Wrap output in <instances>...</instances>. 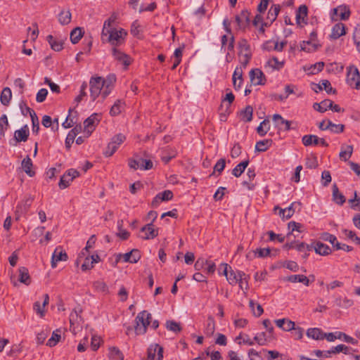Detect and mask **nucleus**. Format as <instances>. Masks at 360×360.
Wrapping results in <instances>:
<instances>
[{
    "instance_id": "ddd939ff",
    "label": "nucleus",
    "mask_w": 360,
    "mask_h": 360,
    "mask_svg": "<svg viewBox=\"0 0 360 360\" xmlns=\"http://www.w3.org/2000/svg\"><path fill=\"white\" fill-rule=\"evenodd\" d=\"M250 79L254 85H263L265 84V77L259 69H252L250 72Z\"/></svg>"
},
{
    "instance_id": "7ed1b4c3",
    "label": "nucleus",
    "mask_w": 360,
    "mask_h": 360,
    "mask_svg": "<svg viewBox=\"0 0 360 360\" xmlns=\"http://www.w3.org/2000/svg\"><path fill=\"white\" fill-rule=\"evenodd\" d=\"M104 78L102 77H91L89 81L90 96L92 101H95L99 95L103 97L104 89Z\"/></svg>"
},
{
    "instance_id": "423d86ee",
    "label": "nucleus",
    "mask_w": 360,
    "mask_h": 360,
    "mask_svg": "<svg viewBox=\"0 0 360 360\" xmlns=\"http://www.w3.org/2000/svg\"><path fill=\"white\" fill-rule=\"evenodd\" d=\"M350 16V11L346 6H339L332 10L331 20L338 21V20H346Z\"/></svg>"
},
{
    "instance_id": "f704fd0d",
    "label": "nucleus",
    "mask_w": 360,
    "mask_h": 360,
    "mask_svg": "<svg viewBox=\"0 0 360 360\" xmlns=\"http://www.w3.org/2000/svg\"><path fill=\"white\" fill-rule=\"evenodd\" d=\"M319 46H320L319 44H318L315 42H312L311 41H309V40L303 41L300 44L301 50L304 51H307V52L314 51L318 49V47Z\"/></svg>"
},
{
    "instance_id": "b1692460",
    "label": "nucleus",
    "mask_w": 360,
    "mask_h": 360,
    "mask_svg": "<svg viewBox=\"0 0 360 360\" xmlns=\"http://www.w3.org/2000/svg\"><path fill=\"white\" fill-rule=\"evenodd\" d=\"M333 200L338 205H342L346 200L345 197L339 191V188L335 184L333 185Z\"/></svg>"
},
{
    "instance_id": "20e7f679",
    "label": "nucleus",
    "mask_w": 360,
    "mask_h": 360,
    "mask_svg": "<svg viewBox=\"0 0 360 360\" xmlns=\"http://www.w3.org/2000/svg\"><path fill=\"white\" fill-rule=\"evenodd\" d=\"M346 82L347 84L356 89L360 88V74L355 65H351L347 68Z\"/></svg>"
},
{
    "instance_id": "864d4df0",
    "label": "nucleus",
    "mask_w": 360,
    "mask_h": 360,
    "mask_svg": "<svg viewBox=\"0 0 360 360\" xmlns=\"http://www.w3.org/2000/svg\"><path fill=\"white\" fill-rule=\"evenodd\" d=\"M302 225L300 223L295 222L294 221L288 223V229L291 230V232L288 233L287 238H289L293 231L302 232Z\"/></svg>"
},
{
    "instance_id": "603ef678",
    "label": "nucleus",
    "mask_w": 360,
    "mask_h": 360,
    "mask_svg": "<svg viewBox=\"0 0 360 360\" xmlns=\"http://www.w3.org/2000/svg\"><path fill=\"white\" fill-rule=\"evenodd\" d=\"M273 120L276 122V121H279V123L281 124H284L285 126V128L284 129L285 131H289L290 129H291V122L290 121H288V120H284L281 115L279 114H275L273 115Z\"/></svg>"
},
{
    "instance_id": "f257e3e1",
    "label": "nucleus",
    "mask_w": 360,
    "mask_h": 360,
    "mask_svg": "<svg viewBox=\"0 0 360 360\" xmlns=\"http://www.w3.org/2000/svg\"><path fill=\"white\" fill-rule=\"evenodd\" d=\"M102 39L110 43L113 47H117L122 44L127 32L120 28V30L113 29L109 31V33H101Z\"/></svg>"
},
{
    "instance_id": "393cba45",
    "label": "nucleus",
    "mask_w": 360,
    "mask_h": 360,
    "mask_svg": "<svg viewBox=\"0 0 360 360\" xmlns=\"http://www.w3.org/2000/svg\"><path fill=\"white\" fill-rule=\"evenodd\" d=\"M324 333L319 328H311L307 330L306 335L308 338L316 340H323Z\"/></svg>"
},
{
    "instance_id": "a19ab883",
    "label": "nucleus",
    "mask_w": 360,
    "mask_h": 360,
    "mask_svg": "<svg viewBox=\"0 0 360 360\" xmlns=\"http://www.w3.org/2000/svg\"><path fill=\"white\" fill-rule=\"evenodd\" d=\"M27 111L31 117L33 133L37 134L39 130V123L38 117L34 110L31 109L30 108H27Z\"/></svg>"
},
{
    "instance_id": "a18cd8bd",
    "label": "nucleus",
    "mask_w": 360,
    "mask_h": 360,
    "mask_svg": "<svg viewBox=\"0 0 360 360\" xmlns=\"http://www.w3.org/2000/svg\"><path fill=\"white\" fill-rule=\"evenodd\" d=\"M270 129V123L269 120H264L259 127L257 128V132L259 136H264L266 134L268 131Z\"/></svg>"
},
{
    "instance_id": "aec40b11",
    "label": "nucleus",
    "mask_w": 360,
    "mask_h": 360,
    "mask_svg": "<svg viewBox=\"0 0 360 360\" xmlns=\"http://www.w3.org/2000/svg\"><path fill=\"white\" fill-rule=\"evenodd\" d=\"M308 8L306 5H301L296 12V22L297 25L301 23L307 24V17Z\"/></svg>"
},
{
    "instance_id": "0eeeda50",
    "label": "nucleus",
    "mask_w": 360,
    "mask_h": 360,
    "mask_svg": "<svg viewBox=\"0 0 360 360\" xmlns=\"http://www.w3.org/2000/svg\"><path fill=\"white\" fill-rule=\"evenodd\" d=\"M121 258L125 262L136 263L141 259V253L137 249H133L125 254H119L116 256L115 265L120 262Z\"/></svg>"
},
{
    "instance_id": "1a4fd4ad",
    "label": "nucleus",
    "mask_w": 360,
    "mask_h": 360,
    "mask_svg": "<svg viewBox=\"0 0 360 360\" xmlns=\"http://www.w3.org/2000/svg\"><path fill=\"white\" fill-rule=\"evenodd\" d=\"M100 120L97 113L92 114L90 117L86 119L84 122V132L86 136H89L95 129Z\"/></svg>"
},
{
    "instance_id": "69168bd1",
    "label": "nucleus",
    "mask_w": 360,
    "mask_h": 360,
    "mask_svg": "<svg viewBox=\"0 0 360 360\" xmlns=\"http://www.w3.org/2000/svg\"><path fill=\"white\" fill-rule=\"evenodd\" d=\"M225 166H226V160H225V159H224V158L219 159L217 161V162L215 164V165L214 166V172H213L212 174L215 172H217L219 174L223 172V170L224 169Z\"/></svg>"
},
{
    "instance_id": "c756f323",
    "label": "nucleus",
    "mask_w": 360,
    "mask_h": 360,
    "mask_svg": "<svg viewBox=\"0 0 360 360\" xmlns=\"http://www.w3.org/2000/svg\"><path fill=\"white\" fill-rule=\"evenodd\" d=\"M253 108L250 105H247L245 109L239 112L240 120L249 122L252 120Z\"/></svg>"
},
{
    "instance_id": "6ab92c4d",
    "label": "nucleus",
    "mask_w": 360,
    "mask_h": 360,
    "mask_svg": "<svg viewBox=\"0 0 360 360\" xmlns=\"http://www.w3.org/2000/svg\"><path fill=\"white\" fill-rule=\"evenodd\" d=\"M346 27L342 22H338L335 24L332 29L331 34L330 35V38L333 39H337L341 36H343L346 34Z\"/></svg>"
},
{
    "instance_id": "2f4dec72",
    "label": "nucleus",
    "mask_w": 360,
    "mask_h": 360,
    "mask_svg": "<svg viewBox=\"0 0 360 360\" xmlns=\"http://www.w3.org/2000/svg\"><path fill=\"white\" fill-rule=\"evenodd\" d=\"M32 165V162L29 156H27L22 161V167L24 172L30 176H33L35 174V172L31 169Z\"/></svg>"
},
{
    "instance_id": "8fccbe9b",
    "label": "nucleus",
    "mask_w": 360,
    "mask_h": 360,
    "mask_svg": "<svg viewBox=\"0 0 360 360\" xmlns=\"http://www.w3.org/2000/svg\"><path fill=\"white\" fill-rule=\"evenodd\" d=\"M124 103L121 100H117L115 104L111 107L110 114L112 116H116L119 115L123 109Z\"/></svg>"
},
{
    "instance_id": "774afa93",
    "label": "nucleus",
    "mask_w": 360,
    "mask_h": 360,
    "mask_svg": "<svg viewBox=\"0 0 360 360\" xmlns=\"http://www.w3.org/2000/svg\"><path fill=\"white\" fill-rule=\"evenodd\" d=\"M255 255L258 257H264L271 255L270 248H258L254 251Z\"/></svg>"
},
{
    "instance_id": "052dcab7",
    "label": "nucleus",
    "mask_w": 360,
    "mask_h": 360,
    "mask_svg": "<svg viewBox=\"0 0 360 360\" xmlns=\"http://www.w3.org/2000/svg\"><path fill=\"white\" fill-rule=\"evenodd\" d=\"M239 54L250 52V45L245 39H241L238 41Z\"/></svg>"
},
{
    "instance_id": "cd10ccee",
    "label": "nucleus",
    "mask_w": 360,
    "mask_h": 360,
    "mask_svg": "<svg viewBox=\"0 0 360 360\" xmlns=\"http://www.w3.org/2000/svg\"><path fill=\"white\" fill-rule=\"evenodd\" d=\"M235 99V96L233 94L232 92H229V93H227L225 96V97L224 98H222V101H221V104L220 105V110H223V108H224V103L227 101L228 102V104L226 105V109L224 110V117H226V114H229L230 113V110H229V108H230V105L233 102Z\"/></svg>"
},
{
    "instance_id": "49530a36",
    "label": "nucleus",
    "mask_w": 360,
    "mask_h": 360,
    "mask_svg": "<svg viewBox=\"0 0 360 360\" xmlns=\"http://www.w3.org/2000/svg\"><path fill=\"white\" fill-rule=\"evenodd\" d=\"M165 326L167 330L172 331L175 333H178L181 331L182 328L179 323H177L173 320L167 321Z\"/></svg>"
},
{
    "instance_id": "4c0bfd02",
    "label": "nucleus",
    "mask_w": 360,
    "mask_h": 360,
    "mask_svg": "<svg viewBox=\"0 0 360 360\" xmlns=\"http://www.w3.org/2000/svg\"><path fill=\"white\" fill-rule=\"evenodd\" d=\"M271 139H264L257 141L255 145V150L258 152H265L272 145Z\"/></svg>"
},
{
    "instance_id": "58836bf2",
    "label": "nucleus",
    "mask_w": 360,
    "mask_h": 360,
    "mask_svg": "<svg viewBox=\"0 0 360 360\" xmlns=\"http://www.w3.org/2000/svg\"><path fill=\"white\" fill-rule=\"evenodd\" d=\"M249 164V160H246L238 164L232 170V174L236 177H239L244 172Z\"/></svg>"
},
{
    "instance_id": "39448f33",
    "label": "nucleus",
    "mask_w": 360,
    "mask_h": 360,
    "mask_svg": "<svg viewBox=\"0 0 360 360\" xmlns=\"http://www.w3.org/2000/svg\"><path fill=\"white\" fill-rule=\"evenodd\" d=\"M125 139L126 137L122 134H118L113 136L103 153L105 157L112 156L117 150L119 146H120L125 141Z\"/></svg>"
},
{
    "instance_id": "dca6fc26",
    "label": "nucleus",
    "mask_w": 360,
    "mask_h": 360,
    "mask_svg": "<svg viewBox=\"0 0 360 360\" xmlns=\"http://www.w3.org/2000/svg\"><path fill=\"white\" fill-rule=\"evenodd\" d=\"M141 231L145 233V236L142 237L144 240L153 239L158 235V230L153 228L152 222L143 226Z\"/></svg>"
},
{
    "instance_id": "e433bc0d",
    "label": "nucleus",
    "mask_w": 360,
    "mask_h": 360,
    "mask_svg": "<svg viewBox=\"0 0 360 360\" xmlns=\"http://www.w3.org/2000/svg\"><path fill=\"white\" fill-rule=\"evenodd\" d=\"M352 153L353 146L352 145L347 146L346 148H345V146H342L339 154L340 158L343 161H347L352 156Z\"/></svg>"
},
{
    "instance_id": "9d476101",
    "label": "nucleus",
    "mask_w": 360,
    "mask_h": 360,
    "mask_svg": "<svg viewBox=\"0 0 360 360\" xmlns=\"http://www.w3.org/2000/svg\"><path fill=\"white\" fill-rule=\"evenodd\" d=\"M112 54L114 57V59L118 61L119 63H122L123 65H124L125 68L128 67L130 65V57L124 52H122L117 47L112 48Z\"/></svg>"
},
{
    "instance_id": "7c9ffc66",
    "label": "nucleus",
    "mask_w": 360,
    "mask_h": 360,
    "mask_svg": "<svg viewBox=\"0 0 360 360\" xmlns=\"http://www.w3.org/2000/svg\"><path fill=\"white\" fill-rule=\"evenodd\" d=\"M46 39L51 46V48L55 51H60L63 48V43L62 41L57 40L53 38L52 35H48Z\"/></svg>"
},
{
    "instance_id": "a211bd4d",
    "label": "nucleus",
    "mask_w": 360,
    "mask_h": 360,
    "mask_svg": "<svg viewBox=\"0 0 360 360\" xmlns=\"http://www.w3.org/2000/svg\"><path fill=\"white\" fill-rule=\"evenodd\" d=\"M233 85L236 90H239L243 83V68L236 67L233 74Z\"/></svg>"
},
{
    "instance_id": "13d9d810",
    "label": "nucleus",
    "mask_w": 360,
    "mask_h": 360,
    "mask_svg": "<svg viewBox=\"0 0 360 360\" xmlns=\"http://www.w3.org/2000/svg\"><path fill=\"white\" fill-rule=\"evenodd\" d=\"M338 338L339 340H343L345 342L351 343L352 345H356L358 341L354 338L349 336L348 335L342 333V332H337Z\"/></svg>"
},
{
    "instance_id": "6e6d98bb",
    "label": "nucleus",
    "mask_w": 360,
    "mask_h": 360,
    "mask_svg": "<svg viewBox=\"0 0 360 360\" xmlns=\"http://www.w3.org/2000/svg\"><path fill=\"white\" fill-rule=\"evenodd\" d=\"M345 129V125L342 124H336L333 123L330 120H329V128L331 132L334 134H340L342 133Z\"/></svg>"
},
{
    "instance_id": "c9c22d12",
    "label": "nucleus",
    "mask_w": 360,
    "mask_h": 360,
    "mask_svg": "<svg viewBox=\"0 0 360 360\" xmlns=\"http://www.w3.org/2000/svg\"><path fill=\"white\" fill-rule=\"evenodd\" d=\"M302 141L305 146H316L319 143V138L316 135H304L302 139Z\"/></svg>"
},
{
    "instance_id": "4be33fe9",
    "label": "nucleus",
    "mask_w": 360,
    "mask_h": 360,
    "mask_svg": "<svg viewBox=\"0 0 360 360\" xmlns=\"http://www.w3.org/2000/svg\"><path fill=\"white\" fill-rule=\"evenodd\" d=\"M313 248L314 249L316 254L323 256L328 255L332 252L329 246L319 241L315 243V245L313 246Z\"/></svg>"
},
{
    "instance_id": "4d7b16f0",
    "label": "nucleus",
    "mask_w": 360,
    "mask_h": 360,
    "mask_svg": "<svg viewBox=\"0 0 360 360\" xmlns=\"http://www.w3.org/2000/svg\"><path fill=\"white\" fill-rule=\"evenodd\" d=\"M353 39L356 46V49L360 52V24L357 25L353 34Z\"/></svg>"
},
{
    "instance_id": "f3484780",
    "label": "nucleus",
    "mask_w": 360,
    "mask_h": 360,
    "mask_svg": "<svg viewBox=\"0 0 360 360\" xmlns=\"http://www.w3.org/2000/svg\"><path fill=\"white\" fill-rule=\"evenodd\" d=\"M236 21L240 29H245L250 22V13L247 11H242L240 15L236 16Z\"/></svg>"
},
{
    "instance_id": "0e129e2a",
    "label": "nucleus",
    "mask_w": 360,
    "mask_h": 360,
    "mask_svg": "<svg viewBox=\"0 0 360 360\" xmlns=\"http://www.w3.org/2000/svg\"><path fill=\"white\" fill-rule=\"evenodd\" d=\"M320 238L322 239L324 241H328L332 245H335V243L336 242V236L330 234L328 232H324L321 234Z\"/></svg>"
},
{
    "instance_id": "ea45409f",
    "label": "nucleus",
    "mask_w": 360,
    "mask_h": 360,
    "mask_svg": "<svg viewBox=\"0 0 360 360\" xmlns=\"http://www.w3.org/2000/svg\"><path fill=\"white\" fill-rule=\"evenodd\" d=\"M297 209L298 211L301 209V203L300 202H293L289 207L284 208V211L286 212L285 218L290 219L294 214ZM282 212H283V210H282Z\"/></svg>"
},
{
    "instance_id": "de8ad7c7",
    "label": "nucleus",
    "mask_w": 360,
    "mask_h": 360,
    "mask_svg": "<svg viewBox=\"0 0 360 360\" xmlns=\"http://www.w3.org/2000/svg\"><path fill=\"white\" fill-rule=\"evenodd\" d=\"M280 11L279 5H274L268 12L267 19L272 23L277 18Z\"/></svg>"
},
{
    "instance_id": "680f3d73",
    "label": "nucleus",
    "mask_w": 360,
    "mask_h": 360,
    "mask_svg": "<svg viewBox=\"0 0 360 360\" xmlns=\"http://www.w3.org/2000/svg\"><path fill=\"white\" fill-rule=\"evenodd\" d=\"M345 347H343V345H338L336 347H332L330 350L325 351L324 358H330L332 354H338L342 352Z\"/></svg>"
},
{
    "instance_id": "6e6552de",
    "label": "nucleus",
    "mask_w": 360,
    "mask_h": 360,
    "mask_svg": "<svg viewBox=\"0 0 360 360\" xmlns=\"http://www.w3.org/2000/svg\"><path fill=\"white\" fill-rule=\"evenodd\" d=\"M79 173L78 171L74 169L68 170L60 178L58 186L60 189L66 188L69 186L70 182L73 179L79 176Z\"/></svg>"
},
{
    "instance_id": "c03bdc74",
    "label": "nucleus",
    "mask_w": 360,
    "mask_h": 360,
    "mask_svg": "<svg viewBox=\"0 0 360 360\" xmlns=\"http://www.w3.org/2000/svg\"><path fill=\"white\" fill-rule=\"evenodd\" d=\"M215 331V323L212 316H210L207 321L205 333L207 336H212Z\"/></svg>"
},
{
    "instance_id": "09e8293b",
    "label": "nucleus",
    "mask_w": 360,
    "mask_h": 360,
    "mask_svg": "<svg viewBox=\"0 0 360 360\" xmlns=\"http://www.w3.org/2000/svg\"><path fill=\"white\" fill-rule=\"evenodd\" d=\"M12 92L10 88L5 87L1 91V104L8 105L11 100Z\"/></svg>"
},
{
    "instance_id": "37998d69",
    "label": "nucleus",
    "mask_w": 360,
    "mask_h": 360,
    "mask_svg": "<svg viewBox=\"0 0 360 360\" xmlns=\"http://www.w3.org/2000/svg\"><path fill=\"white\" fill-rule=\"evenodd\" d=\"M165 154L162 155L161 160L165 164H167L172 158L176 155V150L174 148H167L164 151Z\"/></svg>"
},
{
    "instance_id": "4468645a",
    "label": "nucleus",
    "mask_w": 360,
    "mask_h": 360,
    "mask_svg": "<svg viewBox=\"0 0 360 360\" xmlns=\"http://www.w3.org/2000/svg\"><path fill=\"white\" fill-rule=\"evenodd\" d=\"M221 266L224 267L223 274L226 276L228 282L231 285L236 284L239 281L237 272H235L227 264H221Z\"/></svg>"
},
{
    "instance_id": "79ce46f5",
    "label": "nucleus",
    "mask_w": 360,
    "mask_h": 360,
    "mask_svg": "<svg viewBox=\"0 0 360 360\" xmlns=\"http://www.w3.org/2000/svg\"><path fill=\"white\" fill-rule=\"evenodd\" d=\"M266 66L272 70H280L284 66V61H279L276 57H273L266 62Z\"/></svg>"
},
{
    "instance_id": "c85d7f7f",
    "label": "nucleus",
    "mask_w": 360,
    "mask_h": 360,
    "mask_svg": "<svg viewBox=\"0 0 360 360\" xmlns=\"http://www.w3.org/2000/svg\"><path fill=\"white\" fill-rule=\"evenodd\" d=\"M333 106V101L329 99H326L321 101L320 103H314L313 105V108L319 111L320 112H324L328 109L330 108Z\"/></svg>"
},
{
    "instance_id": "e2e57ef3",
    "label": "nucleus",
    "mask_w": 360,
    "mask_h": 360,
    "mask_svg": "<svg viewBox=\"0 0 360 360\" xmlns=\"http://www.w3.org/2000/svg\"><path fill=\"white\" fill-rule=\"evenodd\" d=\"M116 17L112 15L107 20L104 22L103 27L102 30V33H109V31L113 30L114 28H111V24L115 21Z\"/></svg>"
},
{
    "instance_id": "bb28decb",
    "label": "nucleus",
    "mask_w": 360,
    "mask_h": 360,
    "mask_svg": "<svg viewBox=\"0 0 360 360\" xmlns=\"http://www.w3.org/2000/svg\"><path fill=\"white\" fill-rule=\"evenodd\" d=\"M18 272V281L26 285H29L31 283V278L30 276L28 269L26 267L22 266L19 268Z\"/></svg>"
},
{
    "instance_id": "3c124183",
    "label": "nucleus",
    "mask_w": 360,
    "mask_h": 360,
    "mask_svg": "<svg viewBox=\"0 0 360 360\" xmlns=\"http://www.w3.org/2000/svg\"><path fill=\"white\" fill-rule=\"evenodd\" d=\"M60 339V330H56L53 332L51 337L49 339L46 345L49 347L55 346Z\"/></svg>"
},
{
    "instance_id": "9b49d317",
    "label": "nucleus",
    "mask_w": 360,
    "mask_h": 360,
    "mask_svg": "<svg viewBox=\"0 0 360 360\" xmlns=\"http://www.w3.org/2000/svg\"><path fill=\"white\" fill-rule=\"evenodd\" d=\"M163 348L158 344L151 345L148 349V360H162Z\"/></svg>"
},
{
    "instance_id": "412c9836",
    "label": "nucleus",
    "mask_w": 360,
    "mask_h": 360,
    "mask_svg": "<svg viewBox=\"0 0 360 360\" xmlns=\"http://www.w3.org/2000/svg\"><path fill=\"white\" fill-rule=\"evenodd\" d=\"M49 302V296L48 294H45L44 295V302L42 305H41L39 301H37L34 303L33 309L36 311L37 314H39L41 317H43L45 314V310L44 308L48 305Z\"/></svg>"
},
{
    "instance_id": "72a5a7b5",
    "label": "nucleus",
    "mask_w": 360,
    "mask_h": 360,
    "mask_svg": "<svg viewBox=\"0 0 360 360\" xmlns=\"http://www.w3.org/2000/svg\"><path fill=\"white\" fill-rule=\"evenodd\" d=\"M335 304L338 307L347 309L353 305L354 302L352 300L347 297L342 299L341 297H338L335 300Z\"/></svg>"
},
{
    "instance_id": "f03ea898",
    "label": "nucleus",
    "mask_w": 360,
    "mask_h": 360,
    "mask_svg": "<svg viewBox=\"0 0 360 360\" xmlns=\"http://www.w3.org/2000/svg\"><path fill=\"white\" fill-rule=\"evenodd\" d=\"M151 319V314L147 311L143 310L138 314L135 319L136 326L135 333L137 335H142L146 333L147 327L149 326Z\"/></svg>"
},
{
    "instance_id": "a878e982",
    "label": "nucleus",
    "mask_w": 360,
    "mask_h": 360,
    "mask_svg": "<svg viewBox=\"0 0 360 360\" xmlns=\"http://www.w3.org/2000/svg\"><path fill=\"white\" fill-rule=\"evenodd\" d=\"M72 14L70 10H61L58 15V20L60 25H67L71 22Z\"/></svg>"
},
{
    "instance_id": "338daca9",
    "label": "nucleus",
    "mask_w": 360,
    "mask_h": 360,
    "mask_svg": "<svg viewBox=\"0 0 360 360\" xmlns=\"http://www.w3.org/2000/svg\"><path fill=\"white\" fill-rule=\"evenodd\" d=\"M295 248L299 252L311 251L313 249V245H308L304 243H300L297 244L295 243Z\"/></svg>"
},
{
    "instance_id": "f8f14e48",
    "label": "nucleus",
    "mask_w": 360,
    "mask_h": 360,
    "mask_svg": "<svg viewBox=\"0 0 360 360\" xmlns=\"http://www.w3.org/2000/svg\"><path fill=\"white\" fill-rule=\"evenodd\" d=\"M68 255L63 250V248L61 246H58L52 254L51 267L53 269L56 268L58 262L66 261L68 260Z\"/></svg>"
},
{
    "instance_id": "bf43d9fd",
    "label": "nucleus",
    "mask_w": 360,
    "mask_h": 360,
    "mask_svg": "<svg viewBox=\"0 0 360 360\" xmlns=\"http://www.w3.org/2000/svg\"><path fill=\"white\" fill-rule=\"evenodd\" d=\"M139 162H140V169L142 170H148L153 168V164L150 160L143 159L139 158Z\"/></svg>"
},
{
    "instance_id": "2eb2a0df",
    "label": "nucleus",
    "mask_w": 360,
    "mask_h": 360,
    "mask_svg": "<svg viewBox=\"0 0 360 360\" xmlns=\"http://www.w3.org/2000/svg\"><path fill=\"white\" fill-rule=\"evenodd\" d=\"M116 82V76L114 74H110L104 79V89L103 92V99H105V98L110 94L111 91L113 89L114 84Z\"/></svg>"
},
{
    "instance_id": "473e14b6",
    "label": "nucleus",
    "mask_w": 360,
    "mask_h": 360,
    "mask_svg": "<svg viewBox=\"0 0 360 360\" xmlns=\"http://www.w3.org/2000/svg\"><path fill=\"white\" fill-rule=\"evenodd\" d=\"M84 34L82 27H77L73 29L70 32V41L72 44H75L79 42Z\"/></svg>"
},
{
    "instance_id": "5701e85b",
    "label": "nucleus",
    "mask_w": 360,
    "mask_h": 360,
    "mask_svg": "<svg viewBox=\"0 0 360 360\" xmlns=\"http://www.w3.org/2000/svg\"><path fill=\"white\" fill-rule=\"evenodd\" d=\"M14 136L18 142L26 141L29 136V129L27 125H25L20 129L16 130L15 131Z\"/></svg>"
},
{
    "instance_id": "5fc2aeb1",
    "label": "nucleus",
    "mask_w": 360,
    "mask_h": 360,
    "mask_svg": "<svg viewBox=\"0 0 360 360\" xmlns=\"http://www.w3.org/2000/svg\"><path fill=\"white\" fill-rule=\"evenodd\" d=\"M342 231L345 237L355 242L356 244L360 245V238L358 237L354 231L347 229H343Z\"/></svg>"
}]
</instances>
